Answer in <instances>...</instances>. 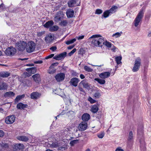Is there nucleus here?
<instances>
[{
  "mask_svg": "<svg viewBox=\"0 0 151 151\" xmlns=\"http://www.w3.org/2000/svg\"><path fill=\"white\" fill-rule=\"evenodd\" d=\"M93 46L101 47L104 43V38L99 35H93L89 38Z\"/></svg>",
  "mask_w": 151,
  "mask_h": 151,
  "instance_id": "obj_1",
  "label": "nucleus"
},
{
  "mask_svg": "<svg viewBox=\"0 0 151 151\" xmlns=\"http://www.w3.org/2000/svg\"><path fill=\"white\" fill-rule=\"evenodd\" d=\"M144 14V13L143 9H142L139 12L134 21V25L135 27H137L139 24V23L142 21Z\"/></svg>",
  "mask_w": 151,
  "mask_h": 151,
  "instance_id": "obj_2",
  "label": "nucleus"
},
{
  "mask_svg": "<svg viewBox=\"0 0 151 151\" xmlns=\"http://www.w3.org/2000/svg\"><path fill=\"white\" fill-rule=\"evenodd\" d=\"M35 47V43L32 41L29 42L27 44L26 49L27 51L29 53L33 52Z\"/></svg>",
  "mask_w": 151,
  "mask_h": 151,
  "instance_id": "obj_3",
  "label": "nucleus"
},
{
  "mask_svg": "<svg viewBox=\"0 0 151 151\" xmlns=\"http://www.w3.org/2000/svg\"><path fill=\"white\" fill-rule=\"evenodd\" d=\"M27 45L26 42L24 41H20L17 42L15 44L16 48L19 51H23L24 50Z\"/></svg>",
  "mask_w": 151,
  "mask_h": 151,
  "instance_id": "obj_4",
  "label": "nucleus"
},
{
  "mask_svg": "<svg viewBox=\"0 0 151 151\" xmlns=\"http://www.w3.org/2000/svg\"><path fill=\"white\" fill-rule=\"evenodd\" d=\"M141 62V60L139 58H138L136 59L134 65L132 69L133 72H137L139 69Z\"/></svg>",
  "mask_w": 151,
  "mask_h": 151,
  "instance_id": "obj_5",
  "label": "nucleus"
},
{
  "mask_svg": "<svg viewBox=\"0 0 151 151\" xmlns=\"http://www.w3.org/2000/svg\"><path fill=\"white\" fill-rule=\"evenodd\" d=\"M64 17V14L62 12L59 11L55 15L54 21L57 22H59Z\"/></svg>",
  "mask_w": 151,
  "mask_h": 151,
  "instance_id": "obj_6",
  "label": "nucleus"
},
{
  "mask_svg": "<svg viewBox=\"0 0 151 151\" xmlns=\"http://www.w3.org/2000/svg\"><path fill=\"white\" fill-rule=\"evenodd\" d=\"M15 119V117L14 115H10L6 117L5 122L7 124H11L14 122Z\"/></svg>",
  "mask_w": 151,
  "mask_h": 151,
  "instance_id": "obj_7",
  "label": "nucleus"
},
{
  "mask_svg": "<svg viewBox=\"0 0 151 151\" xmlns=\"http://www.w3.org/2000/svg\"><path fill=\"white\" fill-rule=\"evenodd\" d=\"M16 52V49L13 47H9L5 50V53L8 55L14 54Z\"/></svg>",
  "mask_w": 151,
  "mask_h": 151,
  "instance_id": "obj_8",
  "label": "nucleus"
},
{
  "mask_svg": "<svg viewBox=\"0 0 151 151\" xmlns=\"http://www.w3.org/2000/svg\"><path fill=\"white\" fill-rule=\"evenodd\" d=\"M67 52H64L58 55H55L53 58L58 60H63L66 56Z\"/></svg>",
  "mask_w": 151,
  "mask_h": 151,
  "instance_id": "obj_9",
  "label": "nucleus"
},
{
  "mask_svg": "<svg viewBox=\"0 0 151 151\" xmlns=\"http://www.w3.org/2000/svg\"><path fill=\"white\" fill-rule=\"evenodd\" d=\"M65 74L63 73H60L57 74L55 76L56 80L58 82L63 81L65 79Z\"/></svg>",
  "mask_w": 151,
  "mask_h": 151,
  "instance_id": "obj_10",
  "label": "nucleus"
},
{
  "mask_svg": "<svg viewBox=\"0 0 151 151\" xmlns=\"http://www.w3.org/2000/svg\"><path fill=\"white\" fill-rule=\"evenodd\" d=\"M87 123L85 122H82L78 126V129L79 130L83 131L85 130L87 128Z\"/></svg>",
  "mask_w": 151,
  "mask_h": 151,
  "instance_id": "obj_11",
  "label": "nucleus"
},
{
  "mask_svg": "<svg viewBox=\"0 0 151 151\" xmlns=\"http://www.w3.org/2000/svg\"><path fill=\"white\" fill-rule=\"evenodd\" d=\"M79 81V80L78 78H73L70 80L69 83L72 86L76 87L77 86Z\"/></svg>",
  "mask_w": 151,
  "mask_h": 151,
  "instance_id": "obj_12",
  "label": "nucleus"
},
{
  "mask_svg": "<svg viewBox=\"0 0 151 151\" xmlns=\"http://www.w3.org/2000/svg\"><path fill=\"white\" fill-rule=\"evenodd\" d=\"M79 85H83L84 88L87 89H89L90 88V84L86 80H84L81 81L79 83Z\"/></svg>",
  "mask_w": 151,
  "mask_h": 151,
  "instance_id": "obj_13",
  "label": "nucleus"
},
{
  "mask_svg": "<svg viewBox=\"0 0 151 151\" xmlns=\"http://www.w3.org/2000/svg\"><path fill=\"white\" fill-rule=\"evenodd\" d=\"M110 75V73L109 72H104L100 73L99 76L102 79H105L109 77Z\"/></svg>",
  "mask_w": 151,
  "mask_h": 151,
  "instance_id": "obj_14",
  "label": "nucleus"
},
{
  "mask_svg": "<svg viewBox=\"0 0 151 151\" xmlns=\"http://www.w3.org/2000/svg\"><path fill=\"white\" fill-rule=\"evenodd\" d=\"M78 0H69L68 4L69 7H71L77 5L76 2Z\"/></svg>",
  "mask_w": 151,
  "mask_h": 151,
  "instance_id": "obj_15",
  "label": "nucleus"
},
{
  "mask_svg": "<svg viewBox=\"0 0 151 151\" xmlns=\"http://www.w3.org/2000/svg\"><path fill=\"white\" fill-rule=\"evenodd\" d=\"M54 36L52 34H49L45 37V40L47 43L51 42L54 40Z\"/></svg>",
  "mask_w": 151,
  "mask_h": 151,
  "instance_id": "obj_16",
  "label": "nucleus"
},
{
  "mask_svg": "<svg viewBox=\"0 0 151 151\" xmlns=\"http://www.w3.org/2000/svg\"><path fill=\"white\" fill-rule=\"evenodd\" d=\"M40 94L37 92H33L30 95V97L32 99H37L40 96Z\"/></svg>",
  "mask_w": 151,
  "mask_h": 151,
  "instance_id": "obj_17",
  "label": "nucleus"
},
{
  "mask_svg": "<svg viewBox=\"0 0 151 151\" xmlns=\"http://www.w3.org/2000/svg\"><path fill=\"white\" fill-rule=\"evenodd\" d=\"M74 14L73 10L71 9L68 10L66 12V15L68 18H71L73 17Z\"/></svg>",
  "mask_w": 151,
  "mask_h": 151,
  "instance_id": "obj_18",
  "label": "nucleus"
},
{
  "mask_svg": "<svg viewBox=\"0 0 151 151\" xmlns=\"http://www.w3.org/2000/svg\"><path fill=\"white\" fill-rule=\"evenodd\" d=\"M8 87L7 84L3 82H0V90L6 89Z\"/></svg>",
  "mask_w": 151,
  "mask_h": 151,
  "instance_id": "obj_19",
  "label": "nucleus"
},
{
  "mask_svg": "<svg viewBox=\"0 0 151 151\" xmlns=\"http://www.w3.org/2000/svg\"><path fill=\"white\" fill-rule=\"evenodd\" d=\"M90 116L88 114L85 113L83 114L82 116V119L83 121H87L90 119Z\"/></svg>",
  "mask_w": 151,
  "mask_h": 151,
  "instance_id": "obj_20",
  "label": "nucleus"
},
{
  "mask_svg": "<svg viewBox=\"0 0 151 151\" xmlns=\"http://www.w3.org/2000/svg\"><path fill=\"white\" fill-rule=\"evenodd\" d=\"M14 95L15 93L13 92L10 91L6 92L4 96L5 97H11L14 96Z\"/></svg>",
  "mask_w": 151,
  "mask_h": 151,
  "instance_id": "obj_21",
  "label": "nucleus"
},
{
  "mask_svg": "<svg viewBox=\"0 0 151 151\" xmlns=\"http://www.w3.org/2000/svg\"><path fill=\"white\" fill-rule=\"evenodd\" d=\"M17 139L19 140L26 142L29 139L28 138L25 136H20L17 137Z\"/></svg>",
  "mask_w": 151,
  "mask_h": 151,
  "instance_id": "obj_22",
  "label": "nucleus"
},
{
  "mask_svg": "<svg viewBox=\"0 0 151 151\" xmlns=\"http://www.w3.org/2000/svg\"><path fill=\"white\" fill-rule=\"evenodd\" d=\"M14 146L17 150H22L24 148V145L21 144H16Z\"/></svg>",
  "mask_w": 151,
  "mask_h": 151,
  "instance_id": "obj_23",
  "label": "nucleus"
},
{
  "mask_svg": "<svg viewBox=\"0 0 151 151\" xmlns=\"http://www.w3.org/2000/svg\"><path fill=\"white\" fill-rule=\"evenodd\" d=\"M27 105L22 104V103H20L17 104V107L19 109H24V108L27 107Z\"/></svg>",
  "mask_w": 151,
  "mask_h": 151,
  "instance_id": "obj_24",
  "label": "nucleus"
},
{
  "mask_svg": "<svg viewBox=\"0 0 151 151\" xmlns=\"http://www.w3.org/2000/svg\"><path fill=\"white\" fill-rule=\"evenodd\" d=\"M32 77L35 82H39L40 81V75L38 74H36L33 75Z\"/></svg>",
  "mask_w": 151,
  "mask_h": 151,
  "instance_id": "obj_25",
  "label": "nucleus"
},
{
  "mask_svg": "<svg viewBox=\"0 0 151 151\" xmlns=\"http://www.w3.org/2000/svg\"><path fill=\"white\" fill-rule=\"evenodd\" d=\"M53 22L52 20L48 21L44 25V26L46 28L51 27L53 24Z\"/></svg>",
  "mask_w": 151,
  "mask_h": 151,
  "instance_id": "obj_26",
  "label": "nucleus"
},
{
  "mask_svg": "<svg viewBox=\"0 0 151 151\" xmlns=\"http://www.w3.org/2000/svg\"><path fill=\"white\" fill-rule=\"evenodd\" d=\"M10 73L7 72L0 73V76L3 78L7 77L9 76Z\"/></svg>",
  "mask_w": 151,
  "mask_h": 151,
  "instance_id": "obj_27",
  "label": "nucleus"
},
{
  "mask_svg": "<svg viewBox=\"0 0 151 151\" xmlns=\"http://www.w3.org/2000/svg\"><path fill=\"white\" fill-rule=\"evenodd\" d=\"M98 110V106L96 105H94L92 106L91 111L93 113H96Z\"/></svg>",
  "mask_w": 151,
  "mask_h": 151,
  "instance_id": "obj_28",
  "label": "nucleus"
},
{
  "mask_svg": "<svg viewBox=\"0 0 151 151\" xmlns=\"http://www.w3.org/2000/svg\"><path fill=\"white\" fill-rule=\"evenodd\" d=\"M117 9V7L115 6H112V8L110 9L108 11L110 13V14L111 15V14L114 13L116 11V10Z\"/></svg>",
  "mask_w": 151,
  "mask_h": 151,
  "instance_id": "obj_29",
  "label": "nucleus"
},
{
  "mask_svg": "<svg viewBox=\"0 0 151 151\" xmlns=\"http://www.w3.org/2000/svg\"><path fill=\"white\" fill-rule=\"evenodd\" d=\"M27 70L29 73L34 74L36 72V69L35 68H31L27 69Z\"/></svg>",
  "mask_w": 151,
  "mask_h": 151,
  "instance_id": "obj_30",
  "label": "nucleus"
},
{
  "mask_svg": "<svg viewBox=\"0 0 151 151\" xmlns=\"http://www.w3.org/2000/svg\"><path fill=\"white\" fill-rule=\"evenodd\" d=\"M58 27L57 25H55L51 27L50 28V31L51 32H54L58 30Z\"/></svg>",
  "mask_w": 151,
  "mask_h": 151,
  "instance_id": "obj_31",
  "label": "nucleus"
},
{
  "mask_svg": "<svg viewBox=\"0 0 151 151\" xmlns=\"http://www.w3.org/2000/svg\"><path fill=\"white\" fill-rule=\"evenodd\" d=\"M95 80L97 81L99 83L101 84H104L105 83V81L102 79H99L98 78H96Z\"/></svg>",
  "mask_w": 151,
  "mask_h": 151,
  "instance_id": "obj_32",
  "label": "nucleus"
},
{
  "mask_svg": "<svg viewBox=\"0 0 151 151\" xmlns=\"http://www.w3.org/2000/svg\"><path fill=\"white\" fill-rule=\"evenodd\" d=\"M24 95H19L17 96L15 99V102L17 103L19 101L24 97Z\"/></svg>",
  "mask_w": 151,
  "mask_h": 151,
  "instance_id": "obj_33",
  "label": "nucleus"
},
{
  "mask_svg": "<svg viewBox=\"0 0 151 151\" xmlns=\"http://www.w3.org/2000/svg\"><path fill=\"white\" fill-rule=\"evenodd\" d=\"M121 59L122 57L121 56H117L115 58V61L117 65H119L121 63Z\"/></svg>",
  "mask_w": 151,
  "mask_h": 151,
  "instance_id": "obj_34",
  "label": "nucleus"
},
{
  "mask_svg": "<svg viewBox=\"0 0 151 151\" xmlns=\"http://www.w3.org/2000/svg\"><path fill=\"white\" fill-rule=\"evenodd\" d=\"M104 43L103 44H102V45H104L108 47H111V44L110 42H108L106 40L105 41V40H104Z\"/></svg>",
  "mask_w": 151,
  "mask_h": 151,
  "instance_id": "obj_35",
  "label": "nucleus"
},
{
  "mask_svg": "<svg viewBox=\"0 0 151 151\" xmlns=\"http://www.w3.org/2000/svg\"><path fill=\"white\" fill-rule=\"evenodd\" d=\"M111 15L109 12L108 10H106L104 12L102 15V16L104 18H106L109 16V15Z\"/></svg>",
  "mask_w": 151,
  "mask_h": 151,
  "instance_id": "obj_36",
  "label": "nucleus"
},
{
  "mask_svg": "<svg viewBox=\"0 0 151 151\" xmlns=\"http://www.w3.org/2000/svg\"><path fill=\"white\" fill-rule=\"evenodd\" d=\"M84 68L86 71L88 72H92L93 71V69H92L87 65L84 66Z\"/></svg>",
  "mask_w": 151,
  "mask_h": 151,
  "instance_id": "obj_37",
  "label": "nucleus"
},
{
  "mask_svg": "<svg viewBox=\"0 0 151 151\" xmlns=\"http://www.w3.org/2000/svg\"><path fill=\"white\" fill-rule=\"evenodd\" d=\"M76 40V39L74 38L73 39L68 41L66 42V44L67 45H69L72 44L75 42Z\"/></svg>",
  "mask_w": 151,
  "mask_h": 151,
  "instance_id": "obj_38",
  "label": "nucleus"
},
{
  "mask_svg": "<svg viewBox=\"0 0 151 151\" xmlns=\"http://www.w3.org/2000/svg\"><path fill=\"white\" fill-rule=\"evenodd\" d=\"M133 135L132 131L130 132L128 137V140L130 141L133 138Z\"/></svg>",
  "mask_w": 151,
  "mask_h": 151,
  "instance_id": "obj_39",
  "label": "nucleus"
},
{
  "mask_svg": "<svg viewBox=\"0 0 151 151\" xmlns=\"http://www.w3.org/2000/svg\"><path fill=\"white\" fill-rule=\"evenodd\" d=\"M67 22L66 20L61 21L60 23V24L61 26H65L67 25Z\"/></svg>",
  "mask_w": 151,
  "mask_h": 151,
  "instance_id": "obj_40",
  "label": "nucleus"
},
{
  "mask_svg": "<svg viewBox=\"0 0 151 151\" xmlns=\"http://www.w3.org/2000/svg\"><path fill=\"white\" fill-rule=\"evenodd\" d=\"M151 15V12H149L147 13V14L145 16V18L146 19L148 20L150 17Z\"/></svg>",
  "mask_w": 151,
  "mask_h": 151,
  "instance_id": "obj_41",
  "label": "nucleus"
},
{
  "mask_svg": "<svg viewBox=\"0 0 151 151\" xmlns=\"http://www.w3.org/2000/svg\"><path fill=\"white\" fill-rule=\"evenodd\" d=\"M104 135V132H101L100 133H99L97 134V136L100 138H102Z\"/></svg>",
  "mask_w": 151,
  "mask_h": 151,
  "instance_id": "obj_42",
  "label": "nucleus"
},
{
  "mask_svg": "<svg viewBox=\"0 0 151 151\" xmlns=\"http://www.w3.org/2000/svg\"><path fill=\"white\" fill-rule=\"evenodd\" d=\"M143 127L142 126L140 127V128L139 129V128L138 129V134H142L143 132Z\"/></svg>",
  "mask_w": 151,
  "mask_h": 151,
  "instance_id": "obj_43",
  "label": "nucleus"
},
{
  "mask_svg": "<svg viewBox=\"0 0 151 151\" xmlns=\"http://www.w3.org/2000/svg\"><path fill=\"white\" fill-rule=\"evenodd\" d=\"M59 145L56 143H52L51 145V147L52 148H56L58 147Z\"/></svg>",
  "mask_w": 151,
  "mask_h": 151,
  "instance_id": "obj_44",
  "label": "nucleus"
},
{
  "mask_svg": "<svg viewBox=\"0 0 151 151\" xmlns=\"http://www.w3.org/2000/svg\"><path fill=\"white\" fill-rule=\"evenodd\" d=\"M78 141V140L77 139L73 140L70 142V144L71 146H73L75 144L77 143Z\"/></svg>",
  "mask_w": 151,
  "mask_h": 151,
  "instance_id": "obj_45",
  "label": "nucleus"
},
{
  "mask_svg": "<svg viewBox=\"0 0 151 151\" xmlns=\"http://www.w3.org/2000/svg\"><path fill=\"white\" fill-rule=\"evenodd\" d=\"M88 100L92 104L96 102V101L92 99L91 97H89L88 98Z\"/></svg>",
  "mask_w": 151,
  "mask_h": 151,
  "instance_id": "obj_46",
  "label": "nucleus"
},
{
  "mask_svg": "<svg viewBox=\"0 0 151 151\" xmlns=\"http://www.w3.org/2000/svg\"><path fill=\"white\" fill-rule=\"evenodd\" d=\"M103 11L100 9H97L96 10L95 13L97 14H100L102 13Z\"/></svg>",
  "mask_w": 151,
  "mask_h": 151,
  "instance_id": "obj_47",
  "label": "nucleus"
},
{
  "mask_svg": "<svg viewBox=\"0 0 151 151\" xmlns=\"http://www.w3.org/2000/svg\"><path fill=\"white\" fill-rule=\"evenodd\" d=\"M94 96L96 98H98L100 96V95L99 92H97L94 94Z\"/></svg>",
  "mask_w": 151,
  "mask_h": 151,
  "instance_id": "obj_48",
  "label": "nucleus"
},
{
  "mask_svg": "<svg viewBox=\"0 0 151 151\" xmlns=\"http://www.w3.org/2000/svg\"><path fill=\"white\" fill-rule=\"evenodd\" d=\"M76 50V48H74L73 50L69 54V55L70 56H71L72 55Z\"/></svg>",
  "mask_w": 151,
  "mask_h": 151,
  "instance_id": "obj_49",
  "label": "nucleus"
},
{
  "mask_svg": "<svg viewBox=\"0 0 151 151\" xmlns=\"http://www.w3.org/2000/svg\"><path fill=\"white\" fill-rule=\"evenodd\" d=\"M45 33L44 31H42L37 33V35L38 37H41Z\"/></svg>",
  "mask_w": 151,
  "mask_h": 151,
  "instance_id": "obj_50",
  "label": "nucleus"
},
{
  "mask_svg": "<svg viewBox=\"0 0 151 151\" xmlns=\"http://www.w3.org/2000/svg\"><path fill=\"white\" fill-rule=\"evenodd\" d=\"M121 35V34L119 33V32H117L115 34L113 35L112 36L114 37L115 36L116 37H120Z\"/></svg>",
  "mask_w": 151,
  "mask_h": 151,
  "instance_id": "obj_51",
  "label": "nucleus"
},
{
  "mask_svg": "<svg viewBox=\"0 0 151 151\" xmlns=\"http://www.w3.org/2000/svg\"><path fill=\"white\" fill-rule=\"evenodd\" d=\"M65 135V134L64 133V131L63 130H62L59 133V136L60 137H62Z\"/></svg>",
  "mask_w": 151,
  "mask_h": 151,
  "instance_id": "obj_52",
  "label": "nucleus"
},
{
  "mask_svg": "<svg viewBox=\"0 0 151 151\" xmlns=\"http://www.w3.org/2000/svg\"><path fill=\"white\" fill-rule=\"evenodd\" d=\"M50 49L52 51H55L57 49V47L56 46H52L50 48Z\"/></svg>",
  "mask_w": 151,
  "mask_h": 151,
  "instance_id": "obj_53",
  "label": "nucleus"
},
{
  "mask_svg": "<svg viewBox=\"0 0 151 151\" xmlns=\"http://www.w3.org/2000/svg\"><path fill=\"white\" fill-rule=\"evenodd\" d=\"M4 133L3 131L0 130V137H2L4 136Z\"/></svg>",
  "mask_w": 151,
  "mask_h": 151,
  "instance_id": "obj_54",
  "label": "nucleus"
},
{
  "mask_svg": "<svg viewBox=\"0 0 151 151\" xmlns=\"http://www.w3.org/2000/svg\"><path fill=\"white\" fill-rule=\"evenodd\" d=\"M54 54H51V55H50L48 56H47L45 58L46 59H48L49 58H52V57H53L54 56Z\"/></svg>",
  "mask_w": 151,
  "mask_h": 151,
  "instance_id": "obj_55",
  "label": "nucleus"
},
{
  "mask_svg": "<svg viewBox=\"0 0 151 151\" xmlns=\"http://www.w3.org/2000/svg\"><path fill=\"white\" fill-rule=\"evenodd\" d=\"M115 151H124V150L121 148L120 147H117Z\"/></svg>",
  "mask_w": 151,
  "mask_h": 151,
  "instance_id": "obj_56",
  "label": "nucleus"
},
{
  "mask_svg": "<svg viewBox=\"0 0 151 151\" xmlns=\"http://www.w3.org/2000/svg\"><path fill=\"white\" fill-rule=\"evenodd\" d=\"M84 35H82L81 36H80L79 37H76V38L78 40H80L83 39L84 37Z\"/></svg>",
  "mask_w": 151,
  "mask_h": 151,
  "instance_id": "obj_57",
  "label": "nucleus"
},
{
  "mask_svg": "<svg viewBox=\"0 0 151 151\" xmlns=\"http://www.w3.org/2000/svg\"><path fill=\"white\" fill-rule=\"evenodd\" d=\"M34 63L35 64H41L42 63V60L35 61Z\"/></svg>",
  "mask_w": 151,
  "mask_h": 151,
  "instance_id": "obj_58",
  "label": "nucleus"
},
{
  "mask_svg": "<svg viewBox=\"0 0 151 151\" xmlns=\"http://www.w3.org/2000/svg\"><path fill=\"white\" fill-rule=\"evenodd\" d=\"M4 6L3 4H2L0 5V9H3L4 8Z\"/></svg>",
  "mask_w": 151,
  "mask_h": 151,
  "instance_id": "obj_59",
  "label": "nucleus"
},
{
  "mask_svg": "<svg viewBox=\"0 0 151 151\" xmlns=\"http://www.w3.org/2000/svg\"><path fill=\"white\" fill-rule=\"evenodd\" d=\"M80 86L81 85H79V89L80 91L83 92V88L82 87H80Z\"/></svg>",
  "mask_w": 151,
  "mask_h": 151,
  "instance_id": "obj_60",
  "label": "nucleus"
},
{
  "mask_svg": "<svg viewBox=\"0 0 151 151\" xmlns=\"http://www.w3.org/2000/svg\"><path fill=\"white\" fill-rule=\"evenodd\" d=\"M80 77L81 79H83L85 78V76L81 74L80 75Z\"/></svg>",
  "mask_w": 151,
  "mask_h": 151,
  "instance_id": "obj_61",
  "label": "nucleus"
},
{
  "mask_svg": "<svg viewBox=\"0 0 151 151\" xmlns=\"http://www.w3.org/2000/svg\"><path fill=\"white\" fill-rule=\"evenodd\" d=\"M63 131H64V133L65 134V135H66L68 134V131L66 129L63 130Z\"/></svg>",
  "mask_w": 151,
  "mask_h": 151,
  "instance_id": "obj_62",
  "label": "nucleus"
},
{
  "mask_svg": "<svg viewBox=\"0 0 151 151\" xmlns=\"http://www.w3.org/2000/svg\"><path fill=\"white\" fill-rule=\"evenodd\" d=\"M74 47V45H72V46H70L69 47H68V49H72Z\"/></svg>",
  "mask_w": 151,
  "mask_h": 151,
  "instance_id": "obj_63",
  "label": "nucleus"
},
{
  "mask_svg": "<svg viewBox=\"0 0 151 151\" xmlns=\"http://www.w3.org/2000/svg\"><path fill=\"white\" fill-rule=\"evenodd\" d=\"M55 72V71L53 70V71H49V72H48V73L50 74H52V73H54Z\"/></svg>",
  "mask_w": 151,
  "mask_h": 151,
  "instance_id": "obj_64",
  "label": "nucleus"
}]
</instances>
